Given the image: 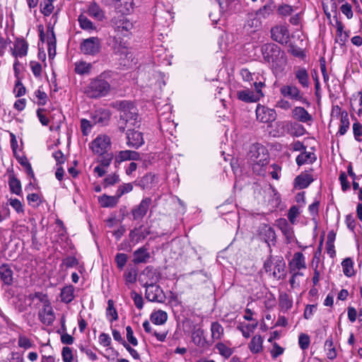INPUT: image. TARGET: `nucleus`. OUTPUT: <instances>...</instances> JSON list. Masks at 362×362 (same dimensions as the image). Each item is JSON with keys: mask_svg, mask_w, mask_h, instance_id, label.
Here are the masks:
<instances>
[{"mask_svg": "<svg viewBox=\"0 0 362 362\" xmlns=\"http://www.w3.org/2000/svg\"><path fill=\"white\" fill-rule=\"evenodd\" d=\"M101 49V41L98 37L83 40L80 44L81 52L86 55L95 56Z\"/></svg>", "mask_w": 362, "mask_h": 362, "instance_id": "obj_6", "label": "nucleus"}, {"mask_svg": "<svg viewBox=\"0 0 362 362\" xmlns=\"http://www.w3.org/2000/svg\"><path fill=\"white\" fill-rule=\"evenodd\" d=\"M127 262V255L124 253H117L115 256V262L119 269H122Z\"/></svg>", "mask_w": 362, "mask_h": 362, "instance_id": "obj_62", "label": "nucleus"}, {"mask_svg": "<svg viewBox=\"0 0 362 362\" xmlns=\"http://www.w3.org/2000/svg\"><path fill=\"white\" fill-rule=\"evenodd\" d=\"M279 91L280 93L284 97L308 104L307 100L303 98V94L300 93L299 88L296 86L284 85L280 88Z\"/></svg>", "mask_w": 362, "mask_h": 362, "instance_id": "obj_12", "label": "nucleus"}, {"mask_svg": "<svg viewBox=\"0 0 362 362\" xmlns=\"http://www.w3.org/2000/svg\"><path fill=\"white\" fill-rule=\"evenodd\" d=\"M112 71H105L98 76L91 78L85 88L84 93L90 98H99L106 96L111 90L110 79Z\"/></svg>", "mask_w": 362, "mask_h": 362, "instance_id": "obj_2", "label": "nucleus"}, {"mask_svg": "<svg viewBox=\"0 0 362 362\" xmlns=\"http://www.w3.org/2000/svg\"><path fill=\"white\" fill-rule=\"evenodd\" d=\"M257 326V322H255V324L253 325H246L244 327L238 326V329L242 332L244 337L246 339L249 338L250 337V334L255 329V328Z\"/></svg>", "mask_w": 362, "mask_h": 362, "instance_id": "obj_53", "label": "nucleus"}, {"mask_svg": "<svg viewBox=\"0 0 362 362\" xmlns=\"http://www.w3.org/2000/svg\"><path fill=\"white\" fill-rule=\"evenodd\" d=\"M353 261L351 258H346L341 262L343 272L346 276H351L354 274Z\"/></svg>", "mask_w": 362, "mask_h": 362, "instance_id": "obj_45", "label": "nucleus"}, {"mask_svg": "<svg viewBox=\"0 0 362 362\" xmlns=\"http://www.w3.org/2000/svg\"><path fill=\"white\" fill-rule=\"evenodd\" d=\"M248 159L252 165L253 171L258 175L265 173L264 168L269 163L267 149L259 144L250 146L247 154Z\"/></svg>", "mask_w": 362, "mask_h": 362, "instance_id": "obj_4", "label": "nucleus"}, {"mask_svg": "<svg viewBox=\"0 0 362 362\" xmlns=\"http://www.w3.org/2000/svg\"><path fill=\"white\" fill-rule=\"evenodd\" d=\"M133 189V185L132 183H124L118 187L116 194L119 199L124 194L132 192Z\"/></svg>", "mask_w": 362, "mask_h": 362, "instance_id": "obj_57", "label": "nucleus"}, {"mask_svg": "<svg viewBox=\"0 0 362 362\" xmlns=\"http://www.w3.org/2000/svg\"><path fill=\"white\" fill-rule=\"evenodd\" d=\"M204 335V330L201 328H194L192 332V341L196 345L202 344V337Z\"/></svg>", "mask_w": 362, "mask_h": 362, "instance_id": "obj_52", "label": "nucleus"}, {"mask_svg": "<svg viewBox=\"0 0 362 362\" xmlns=\"http://www.w3.org/2000/svg\"><path fill=\"white\" fill-rule=\"evenodd\" d=\"M271 13V7L269 5H264V6L261 7L259 9H258L256 13L255 16H257L259 19L261 18L266 19L269 17V16Z\"/></svg>", "mask_w": 362, "mask_h": 362, "instance_id": "obj_59", "label": "nucleus"}, {"mask_svg": "<svg viewBox=\"0 0 362 362\" xmlns=\"http://www.w3.org/2000/svg\"><path fill=\"white\" fill-rule=\"evenodd\" d=\"M89 147L93 153L103 155L111 148V139L106 134H99L89 144Z\"/></svg>", "mask_w": 362, "mask_h": 362, "instance_id": "obj_5", "label": "nucleus"}, {"mask_svg": "<svg viewBox=\"0 0 362 362\" xmlns=\"http://www.w3.org/2000/svg\"><path fill=\"white\" fill-rule=\"evenodd\" d=\"M39 317L40 321L46 325H50L55 319L54 313L50 305L45 304L42 310L39 311Z\"/></svg>", "mask_w": 362, "mask_h": 362, "instance_id": "obj_19", "label": "nucleus"}, {"mask_svg": "<svg viewBox=\"0 0 362 362\" xmlns=\"http://www.w3.org/2000/svg\"><path fill=\"white\" fill-rule=\"evenodd\" d=\"M286 263L281 257L274 258V267L272 271V276L276 279L284 277Z\"/></svg>", "mask_w": 362, "mask_h": 362, "instance_id": "obj_23", "label": "nucleus"}, {"mask_svg": "<svg viewBox=\"0 0 362 362\" xmlns=\"http://www.w3.org/2000/svg\"><path fill=\"white\" fill-rule=\"evenodd\" d=\"M160 274L153 267H146L140 274L139 281L143 286L156 284L160 279Z\"/></svg>", "mask_w": 362, "mask_h": 362, "instance_id": "obj_8", "label": "nucleus"}, {"mask_svg": "<svg viewBox=\"0 0 362 362\" xmlns=\"http://www.w3.org/2000/svg\"><path fill=\"white\" fill-rule=\"evenodd\" d=\"M238 100L245 103H255L259 100V96L250 89L240 90L237 91Z\"/></svg>", "mask_w": 362, "mask_h": 362, "instance_id": "obj_24", "label": "nucleus"}, {"mask_svg": "<svg viewBox=\"0 0 362 362\" xmlns=\"http://www.w3.org/2000/svg\"><path fill=\"white\" fill-rule=\"evenodd\" d=\"M263 339L260 335L254 336L250 343L249 349L252 354H258L262 350Z\"/></svg>", "mask_w": 362, "mask_h": 362, "instance_id": "obj_37", "label": "nucleus"}, {"mask_svg": "<svg viewBox=\"0 0 362 362\" xmlns=\"http://www.w3.org/2000/svg\"><path fill=\"white\" fill-rule=\"evenodd\" d=\"M289 266L291 272H293L294 270H300L305 268L306 266L303 254L302 252L295 253Z\"/></svg>", "mask_w": 362, "mask_h": 362, "instance_id": "obj_26", "label": "nucleus"}, {"mask_svg": "<svg viewBox=\"0 0 362 362\" xmlns=\"http://www.w3.org/2000/svg\"><path fill=\"white\" fill-rule=\"evenodd\" d=\"M41 293H35L25 296L24 294L18 293L15 299L11 301V303L15 306L19 313L25 311L30 307L35 298H40Z\"/></svg>", "mask_w": 362, "mask_h": 362, "instance_id": "obj_7", "label": "nucleus"}, {"mask_svg": "<svg viewBox=\"0 0 362 362\" xmlns=\"http://www.w3.org/2000/svg\"><path fill=\"white\" fill-rule=\"evenodd\" d=\"M280 306L286 310L290 309L293 305V302L289 299L287 294H282L279 297Z\"/></svg>", "mask_w": 362, "mask_h": 362, "instance_id": "obj_60", "label": "nucleus"}, {"mask_svg": "<svg viewBox=\"0 0 362 362\" xmlns=\"http://www.w3.org/2000/svg\"><path fill=\"white\" fill-rule=\"evenodd\" d=\"M255 112L257 121L262 123L272 122L276 118V114L274 109L269 108L260 104L257 105Z\"/></svg>", "mask_w": 362, "mask_h": 362, "instance_id": "obj_11", "label": "nucleus"}, {"mask_svg": "<svg viewBox=\"0 0 362 362\" xmlns=\"http://www.w3.org/2000/svg\"><path fill=\"white\" fill-rule=\"evenodd\" d=\"M353 133L354 139L358 141H361V136H362V125L356 122L353 124Z\"/></svg>", "mask_w": 362, "mask_h": 362, "instance_id": "obj_64", "label": "nucleus"}, {"mask_svg": "<svg viewBox=\"0 0 362 362\" xmlns=\"http://www.w3.org/2000/svg\"><path fill=\"white\" fill-rule=\"evenodd\" d=\"M261 21L257 16L254 14L249 15L248 19L247 21V25L248 27L257 29L261 26Z\"/></svg>", "mask_w": 362, "mask_h": 362, "instance_id": "obj_58", "label": "nucleus"}, {"mask_svg": "<svg viewBox=\"0 0 362 362\" xmlns=\"http://www.w3.org/2000/svg\"><path fill=\"white\" fill-rule=\"evenodd\" d=\"M0 277L4 284L10 285L13 282V271L8 264L0 267Z\"/></svg>", "mask_w": 362, "mask_h": 362, "instance_id": "obj_33", "label": "nucleus"}, {"mask_svg": "<svg viewBox=\"0 0 362 362\" xmlns=\"http://www.w3.org/2000/svg\"><path fill=\"white\" fill-rule=\"evenodd\" d=\"M137 269L136 267H129L124 273V279L127 285L132 284L136 282L137 279Z\"/></svg>", "mask_w": 362, "mask_h": 362, "instance_id": "obj_39", "label": "nucleus"}, {"mask_svg": "<svg viewBox=\"0 0 362 362\" xmlns=\"http://www.w3.org/2000/svg\"><path fill=\"white\" fill-rule=\"evenodd\" d=\"M87 13L90 17L98 21H103L105 18L103 11L95 2H92L89 5Z\"/></svg>", "mask_w": 362, "mask_h": 362, "instance_id": "obj_32", "label": "nucleus"}, {"mask_svg": "<svg viewBox=\"0 0 362 362\" xmlns=\"http://www.w3.org/2000/svg\"><path fill=\"white\" fill-rule=\"evenodd\" d=\"M316 156L314 153L308 152L304 150L300 154H299L296 159V163L298 165L300 166L305 163H313L315 161Z\"/></svg>", "mask_w": 362, "mask_h": 362, "instance_id": "obj_31", "label": "nucleus"}, {"mask_svg": "<svg viewBox=\"0 0 362 362\" xmlns=\"http://www.w3.org/2000/svg\"><path fill=\"white\" fill-rule=\"evenodd\" d=\"M151 199L149 197H146L143 199L139 204L134 206L132 209V215L133 216L134 220H141L147 214L150 205L151 204Z\"/></svg>", "mask_w": 362, "mask_h": 362, "instance_id": "obj_14", "label": "nucleus"}, {"mask_svg": "<svg viewBox=\"0 0 362 362\" xmlns=\"http://www.w3.org/2000/svg\"><path fill=\"white\" fill-rule=\"evenodd\" d=\"M336 27H337V37L335 38V42L339 44L341 46H343L348 37L349 35L347 33L344 32V25L343 23L336 18Z\"/></svg>", "mask_w": 362, "mask_h": 362, "instance_id": "obj_28", "label": "nucleus"}, {"mask_svg": "<svg viewBox=\"0 0 362 362\" xmlns=\"http://www.w3.org/2000/svg\"><path fill=\"white\" fill-rule=\"evenodd\" d=\"M275 225L281 230L288 241L291 242L293 238V230L286 218H279Z\"/></svg>", "mask_w": 362, "mask_h": 362, "instance_id": "obj_22", "label": "nucleus"}, {"mask_svg": "<svg viewBox=\"0 0 362 362\" xmlns=\"http://www.w3.org/2000/svg\"><path fill=\"white\" fill-rule=\"evenodd\" d=\"M106 315L107 317H111V319L110 320V322L117 320L118 319L117 312L114 307V302L112 300H109L107 301Z\"/></svg>", "mask_w": 362, "mask_h": 362, "instance_id": "obj_50", "label": "nucleus"}, {"mask_svg": "<svg viewBox=\"0 0 362 362\" xmlns=\"http://www.w3.org/2000/svg\"><path fill=\"white\" fill-rule=\"evenodd\" d=\"M313 181V180L310 175H300L296 177L295 186L299 189H305L308 187Z\"/></svg>", "mask_w": 362, "mask_h": 362, "instance_id": "obj_36", "label": "nucleus"}, {"mask_svg": "<svg viewBox=\"0 0 362 362\" xmlns=\"http://www.w3.org/2000/svg\"><path fill=\"white\" fill-rule=\"evenodd\" d=\"M111 22L117 35L125 36L133 28V24L123 15L114 17Z\"/></svg>", "mask_w": 362, "mask_h": 362, "instance_id": "obj_9", "label": "nucleus"}, {"mask_svg": "<svg viewBox=\"0 0 362 362\" xmlns=\"http://www.w3.org/2000/svg\"><path fill=\"white\" fill-rule=\"evenodd\" d=\"M133 0H117V8L122 13H129L132 9Z\"/></svg>", "mask_w": 362, "mask_h": 362, "instance_id": "obj_47", "label": "nucleus"}, {"mask_svg": "<svg viewBox=\"0 0 362 362\" xmlns=\"http://www.w3.org/2000/svg\"><path fill=\"white\" fill-rule=\"evenodd\" d=\"M260 238L267 243L276 242V233L274 228L267 224H262L259 228Z\"/></svg>", "mask_w": 362, "mask_h": 362, "instance_id": "obj_20", "label": "nucleus"}, {"mask_svg": "<svg viewBox=\"0 0 362 362\" xmlns=\"http://www.w3.org/2000/svg\"><path fill=\"white\" fill-rule=\"evenodd\" d=\"M349 126L350 122L348 116V112L344 110V114H342V118H340V125L337 134L341 136L344 135L349 129Z\"/></svg>", "mask_w": 362, "mask_h": 362, "instance_id": "obj_43", "label": "nucleus"}, {"mask_svg": "<svg viewBox=\"0 0 362 362\" xmlns=\"http://www.w3.org/2000/svg\"><path fill=\"white\" fill-rule=\"evenodd\" d=\"M292 117L296 120L308 123L313 122L312 115L303 107H296L292 110Z\"/></svg>", "mask_w": 362, "mask_h": 362, "instance_id": "obj_21", "label": "nucleus"}, {"mask_svg": "<svg viewBox=\"0 0 362 362\" xmlns=\"http://www.w3.org/2000/svg\"><path fill=\"white\" fill-rule=\"evenodd\" d=\"M115 107L119 111L117 125L120 132H124L126 129L139 126L138 110L132 103L127 100L117 102Z\"/></svg>", "mask_w": 362, "mask_h": 362, "instance_id": "obj_1", "label": "nucleus"}, {"mask_svg": "<svg viewBox=\"0 0 362 362\" xmlns=\"http://www.w3.org/2000/svg\"><path fill=\"white\" fill-rule=\"evenodd\" d=\"M127 145L130 147L138 148L144 144V141L142 133L130 129L127 132Z\"/></svg>", "mask_w": 362, "mask_h": 362, "instance_id": "obj_16", "label": "nucleus"}, {"mask_svg": "<svg viewBox=\"0 0 362 362\" xmlns=\"http://www.w3.org/2000/svg\"><path fill=\"white\" fill-rule=\"evenodd\" d=\"M74 288L73 286H67L64 287L61 291V300L62 302L69 303L71 302L74 298Z\"/></svg>", "mask_w": 362, "mask_h": 362, "instance_id": "obj_41", "label": "nucleus"}, {"mask_svg": "<svg viewBox=\"0 0 362 362\" xmlns=\"http://www.w3.org/2000/svg\"><path fill=\"white\" fill-rule=\"evenodd\" d=\"M219 4L222 10H225L228 12H233L236 10L235 6L238 4L235 0H225V1L221 2Z\"/></svg>", "mask_w": 362, "mask_h": 362, "instance_id": "obj_51", "label": "nucleus"}, {"mask_svg": "<svg viewBox=\"0 0 362 362\" xmlns=\"http://www.w3.org/2000/svg\"><path fill=\"white\" fill-rule=\"evenodd\" d=\"M100 158L98 160V163H100L99 165L106 169L110 165L113 159L115 160L113 153H106L103 155H100Z\"/></svg>", "mask_w": 362, "mask_h": 362, "instance_id": "obj_48", "label": "nucleus"}, {"mask_svg": "<svg viewBox=\"0 0 362 362\" xmlns=\"http://www.w3.org/2000/svg\"><path fill=\"white\" fill-rule=\"evenodd\" d=\"M110 45L112 47L114 53L119 55L127 56L128 49L126 43L121 39L120 35H115L110 37Z\"/></svg>", "mask_w": 362, "mask_h": 362, "instance_id": "obj_17", "label": "nucleus"}, {"mask_svg": "<svg viewBox=\"0 0 362 362\" xmlns=\"http://www.w3.org/2000/svg\"><path fill=\"white\" fill-rule=\"evenodd\" d=\"M110 112L107 110L100 109L95 111L92 115V120L95 124L105 126L110 119Z\"/></svg>", "mask_w": 362, "mask_h": 362, "instance_id": "obj_18", "label": "nucleus"}, {"mask_svg": "<svg viewBox=\"0 0 362 362\" xmlns=\"http://www.w3.org/2000/svg\"><path fill=\"white\" fill-rule=\"evenodd\" d=\"M134 259L133 262L135 264L146 263L150 258V254L147 249L144 247H141L134 252Z\"/></svg>", "mask_w": 362, "mask_h": 362, "instance_id": "obj_30", "label": "nucleus"}, {"mask_svg": "<svg viewBox=\"0 0 362 362\" xmlns=\"http://www.w3.org/2000/svg\"><path fill=\"white\" fill-rule=\"evenodd\" d=\"M150 319L153 324L156 325H161L167 321L168 314L163 310H158L151 314Z\"/></svg>", "mask_w": 362, "mask_h": 362, "instance_id": "obj_34", "label": "nucleus"}, {"mask_svg": "<svg viewBox=\"0 0 362 362\" xmlns=\"http://www.w3.org/2000/svg\"><path fill=\"white\" fill-rule=\"evenodd\" d=\"M325 349L327 351V356L329 359H334L337 356V353L334 347L333 346L332 338H328L325 343Z\"/></svg>", "mask_w": 362, "mask_h": 362, "instance_id": "obj_49", "label": "nucleus"}, {"mask_svg": "<svg viewBox=\"0 0 362 362\" xmlns=\"http://www.w3.org/2000/svg\"><path fill=\"white\" fill-rule=\"evenodd\" d=\"M310 337L306 334H300L298 337V344L299 346L303 349L305 350L309 347L310 345Z\"/></svg>", "mask_w": 362, "mask_h": 362, "instance_id": "obj_61", "label": "nucleus"}, {"mask_svg": "<svg viewBox=\"0 0 362 362\" xmlns=\"http://www.w3.org/2000/svg\"><path fill=\"white\" fill-rule=\"evenodd\" d=\"M115 157V167L118 168L119 165L127 160H139L141 156L139 152L130 150L119 151L116 153Z\"/></svg>", "mask_w": 362, "mask_h": 362, "instance_id": "obj_13", "label": "nucleus"}, {"mask_svg": "<svg viewBox=\"0 0 362 362\" xmlns=\"http://www.w3.org/2000/svg\"><path fill=\"white\" fill-rule=\"evenodd\" d=\"M149 234L148 230L146 231H138L136 228L132 230L129 232V240L131 242H133L134 244L138 243L141 240L146 238V237Z\"/></svg>", "mask_w": 362, "mask_h": 362, "instance_id": "obj_42", "label": "nucleus"}, {"mask_svg": "<svg viewBox=\"0 0 362 362\" xmlns=\"http://www.w3.org/2000/svg\"><path fill=\"white\" fill-rule=\"evenodd\" d=\"M295 76L299 84L303 88H308L310 86L309 74L303 67H298L295 71Z\"/></svg>", "mask_w": 362, "mask_h": 362, "instance_id": "obj_27", "label": "nucleus"}, {"mask_svg": "<svg viewBox=\"0 0 362 362\" xmlns=\"http://www.w3.org/2000/svg\"><path fill=\"white\" fill-rule=\"evenodd\" d=\"M53 0H43L40 3V11L45 16H49L54 10Z\"/></svg>", "mask_w": 362, "mask_h": 362, "instance_id": "obj_46", "label": "nucleus"}, {"mask_svg": "<svg viewBox=\"0 0 362 362\" xmlns=\"http://www.w3.org/2000/svg\"><path fill=\"white\" fill-rule=\"evenodd\" d=\"M216 348L218 349L219 354L226 358H229L233 354V350L223 343H218L216 345Z\"/></svg>", "mask_w": 362, "mask_h": 362, "instance_id": "obj_56", "label": "nucleus"}, {"mask_svg": "<svg viewBox=\"0 0 362 362\" xmlns=\"http://www.w3.org/2000/svg\"><path fill=\"white\" fill-rule=\"evenodd\" d=\"M80 27L87 31H92L95 30V26L86 16L81 14L78 18Z\"/></svg>", "mask_w": 362, "mask_h": 362, "instance_id": "obj_44", "label": "nucleus"}, {"mask_svg": "<svg viewBox=\"0 0 362 362\" xmlns=\"http://www.w3.org/2000/svg\"><path fill=\"white\" fill-rule=\"evenodd\" d=\"M120 181L119 176L116 173L110 174L104 179V186L107 187L108 186L114 185Z\"/></svg>", "mask_w": 362, "mask_h": 362, "instance_id": "obj_54", "label": "nucleus"}, {"mask_svg": "<svg viewBox=\"0 0 362 362\" xmlns=\"http://www.w3.org/2000/svg\"><path fill=\"white\" fill-rule=\"evenodd\" d=\"M98 202L102 207L112 208L117 204L119 202V197L117 196V194L115 196H109L104 194L98 197Z\"/></svg>", "mask_w": 362, "mask_h": 362, "instance_id": "obj_29", "label": "nucleus"}, {"mask_svg": "<svg viewBox=\"0 0 362 362\" xmlns=\"http://www.w3.org/2000/svg\"><path fill=\"white\" fill-rule=\"evenodd\" d=\"M272 38L280 43L286 44L289 38V32L288 28L284 25H276L271 30Z\"/></svg>", "mask_w": 362, "mask_h": 362, "instance_id": "obj_15", "label": "nucleus"}, {"mask_svg": "<svg viewBox=\"0 0 362 362\" xmlns=\"http://www.w3.org/2000/svg\"><path fill=\"white\" fill-rule=\"evenodd\" d=\"M8 185L12 193H14L17 195L21 194L22 192L21 184L20 180L17 179L14 175H9Z\"/></svg>", "mask_w": 362, "mask_h": 362, "instance_id": "obj_40", "label": "nucleus"}, {"mask_svg": "<svg viewBox=\"0 0 362 362\" xmlns=\"http://www.w3.org/2000/svg\"><path fill=\"white\" fill-rule=\"evenodd\" d=\"M28 45L23 39H17L14 44L13 55L16 57H23L27 54Z\"/></svg>", "mask_w": 362, "mask_h": 362, "instance_id": "obj_25", "label": "nucleus"}, {"mask_svg": "<svg viewBox=\"0 0 362 362\" xmlns=\"http://www.w3.org/2000/svg\"><path fill=\"white\" fill-rule=\"evenodd\" d=\"M27 199L30 205L33 207H37L42 203V198L39 194L32 193L27 196Z\"/></svg>", "mask_w": 362, "mask_h": 362, "instance_id": "obj_55", "label": "nucleus"}, {"mask_svg": "<svg viewBox=\"0 0 362 362\" xmlns=\"http://www.w3.org/2000/svg\"><path fill=\"white\" fill-rule=\"evenodd\" d=\"M261 52L264 62L271 66L275 74L281 72L286 66L284 52L276 44L267 43L262 46Z\"/></svg>", "mask_w": 362, "mask_h": 362, "instance_id": "obj_3", "label": "nucleus"}, {"mask_svg": "<svg viewBox=\"0 0 362 362\" xmlns=\"http://www.w3.org/2000/svg\"><path fill=\"white\" fill-rule=\"evenodd\" d=\"M146 298L151 302L163 303L165 300V296L163 289L157 284L145 286Z\"/></svg>", "mask_w": 362, "mask_h": 362, "instance_id": "obj_10", "label": "nucleus"}, {"mask_svg": "<svg viewBox=\"0 0 362 362\" xmlns=\"http://www.w3.org/2000/svg\"><path fill=\"white\" fill-rule=\"evenodd\" d=\"M18 344L20 347L23 348L25 349H30L33 346V343L31 341V340L26 337L25 336L19 337Z\"/></svg>", "mask_w": 362, "mask_h": 362, "instance_id": "obj_63", "label": "nucleus"}, {"mask_svg": "<svg viewBox=\"0 0 362 362\" xmlns=\"http://www.w3.org/2000/svg\"><path fill=\"white\" fill-rule=\"evenodd\" d=\"M211 338L213 340H220L223 336L224 329L218 322H214L211 325Z\"/></svg>", "mask_w": 362, "mask_h": 362, "instance_id": "obj_38", "label": "nucleus"}, {"mask_svg": "<svg viewBox=\"0 0 362 362\" xmlns=\"http://www.w3.org/2000/svg\"><path fill=\"white\" fill-rule=\"evenodd\" d=\"M92 68V64L84 61H79L75 63L74 71L78 75H86L90 74Z\"/></svg>", "mask_w": 362, "mask_h": 362, "instance_id": "obj_35", "label": "nucleus"}]
</instances>
